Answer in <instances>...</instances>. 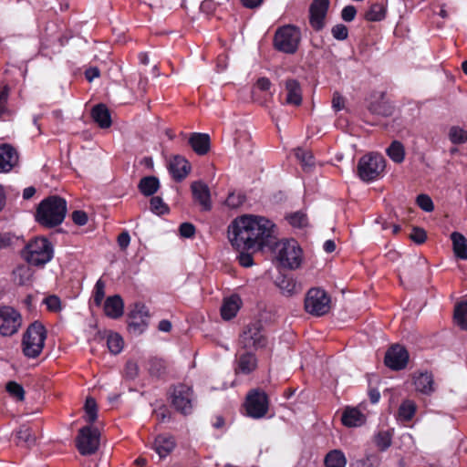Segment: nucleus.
Segmentation results:
<instances>
[{
  "mask_svg": "<svg viewBox=\"0 0 467 467\" xmlns=\"http://www.w3.org/2000/svg\"><path fill=\"white\" fill-rule=\"evenodd\" d=\"M124 304L119 296H109L104 302V313L107 317L117 319L123 315Z\"/></svg>",
  "mask_w": 467,
  "mask_h": 467,
  "instance_id": "bb28decb",
  "label": "nucleus"
},
{
  "mask_svg": "<svg viewBox=\"0 0 467 467\" xmlns=\"http://www.w3.org/2000/svg\"><path fill=\"white\" fill-rule=\"evenodd\" d=\"M344 107H345L344 98L338 92H335L333 94V99H332V108L336 111H339V110L343 109Z\"/></svg>",
  "mask_w": 467,
  "mask_h": 467,
  "instance_id": "052dcab7",
  "label": "nucleus"
},
{
  "mask_svg": "<svg viewBox=\"0 0 467 467\" xmlns=\"http://www.w3.org/2000/svg\"><path fill=\"white\" fill-rule=\"evenodd\" d=\"M18 241V237H16L8 233L0 234V250L15 245Z\"/></svg>",
  "mask_w": 467,
  "mask_h": 467,
  "instance_id": "864d4df0",
  "label": "nucleus"
},
{
  "mask_svg": "<svg viewBox=\"0 0 467 467\" xmlns=\"http://www.w3.org/2000/svg\"><path fill=\"white\" fill-rule=\"evenodd\" d=\"M130 243V236L128 232H123L118 236V244L122 250L126 249Z\"/></svg>",
  "mask_w": 467,
  "mask_h": 467,
  "instance_id": "e2e57ef3",
  "label": "nucleus"
},
{
  "mask_svg": "<svg viewBox=\"0 0 467 467\" xmlns=\"http://www.w3.org/2000/svg\"><path fill=\"white\" fill-rule=\"evenodd\" d=\"M301 40L299 28L292 25L280 26L274 36V47L276 50L294 54L296 52Z\"/></svg>",
  "mask_w": 467,
  "mask_h": 467,
  "instance_id": "39448f33",
  "label": "nucleus"
},
{
  "mask_svg": "<svg viewBox=\"0 0 467 467\" xmlns=\"http://www.w3.org/2000/svg\"><path fill=\"white\" fill-rule=\"evenodd\" d=\"M21 257L25 263L17 265L13 270V280L19 285H25L29 280V243L26 244L21 251Z\"/></svg>",
  "mask_w": 467,
  "mask_h": 467,
  "instance_id": "dca6fc26",
  "label": "nucleus"
},
{
  "mask_svg": "<svg viewBox=\"0 0 467 467\" xmlns=\"http://www.w3.org/2000/svg\"><path fill=\"white\" fill-rule=\"evenodd\" d=\"M239 264L244 267H250L254 264L253 257L250 254L241 253L238 256Z\"/></svg>",
  "mask_w": 467,
  "mask_h": 467,
  "instance_id": "680f3d73",
  "label": "nucleus"
},
{
  "mask_svg": "<svg viewBox=\"0 0 467 467\" xmlns=\"http://www.w3.org/2000/svg\"><path fill=\"white\" fill-rule=\"evenodd\" d=\"M375 443L381 450H387L391 444V434L387 431H379L375 436Z\"/></svg>",
  "mask_w": 467,
  "mask_h": 467,
  "instance_id": "49530a36",
  "label": "nucleus"
},
{
  "mask_svg": "<svg viewBox=\"0 0 467 467\" xmlns=\"http://www.w3.org/2000/svg\"><path fill=\"white\" fill-rule=\"evenodd\" d=\"M7 98H8V88H7V87H5L0 91V116L5 111V104H6V101H7Z\"/></svg>",
  "mask_w": 467,
  "mask_h": 467,
  "instance_id": "774afa93",
  "label": "nucleus"
},
{
  "mask_svg": "<svg viewBox=\"0 0 467 467\" xmlns=\"http://www.w3.org/2000/svg\"><path fill=\"white\" fill-rule=\"evenodd\" d=\"M303 100L302 88L296 79L289 78L285 81V99L284 104L298 107Z\"/></svg>",
  "mask_w": 467,
  "mask_h": 467,
  "instance_id": "2eb2a0df",
  "label": "nucleus"
},
{
  "mask_svg": "<svg viewBox=\"0 0 467 467\" xmlns=\"http://www.w3.org/2000/svg\"><path fill=\"white\" fill-rule=\"evenodd\" d=\"M454 320L462 329H467V301L460 302L455 306Z\"/></svg>",
  "mask_w": 467,
  "mask_h": 467,
  "instance_id": "e433bc0d",
  "label": "nucleus"
},
{
  "mask_svg": "<svg viewBox=\"0 0 467 467\" xmlns=\"http://www.w3.org/2000/svg\"><path fill=\"white\" fill-rule=\"evenodd\" d=\"M189 143L199 155H204L210 150V137L205 133H192L189 139Z\"/></svg>",
  "mask_w": 467,
  "mask_h": 467,
  "instance_id": "cd10ccee",
  "label": "nucleus"
},
{
  "mask_svg": "<svg viewBox=\"0 0 467 467\" xmlns=\"http://www.w3.org/2000/svg\"><path fill=\"white\" fill-rule=\"evenodd\" d=\"M347 463L344 453L338 450L328 452L325 458L327 467H345Z\"/></svg>",
  "mask_w": 467,
  "mask_h": 467,
  "instance_id": "c9c22d12",
  "label": "nucleus"
},
{
  "mask_svg": "<svg viewBox=\"0 0 467 467\" xmlns=\"http://www.w3.org/2000/svg\"><path fill=\"white\" fill-rule=\"evenodd\" d=\"M385 168L386 161L382 155L369 153L360 158L357 171L361 181L371 182L383 176Z\"/></svg>",
  "mask_w": 467,
  "mask_h": 467,
  "instance_id": "7ed1b4c3",
  "label": "nucleus"
},
{
  "mask_svg": "<svg viewBox=\"0 0 467 467\" xmlns=\"http://www.w3.org/2000/svg\"><path fill=\"white\" fill-rule=\"evenodd\" d=\"M175 441L172 436L167 434L158 435L153 442L152 449L160 458L167 457L174 449Z\"/></svg>",
  "mask_w": 467,
  "mask_h": 467,
  "instance_id": "393cba45",
  "label": "nucleus"
},
{
  "mask_svg": "<svg viewBox=\"0 0 467 467\" xmlns=\"http://www.w3.org/2000/svg\"><path fill=\"white\" fill-rule=\"evenodd\" d=\"M331 298L324 289L313 287L308 290L305 298V309L307 313L321 317L329 312Z\"/></svg>",
  "mask_w": 467,
  "mask_h": 467,
  "instance_id": "0eeeda50",
  "label": "nucleus"
},
{
  "mask_svg": "<svg viewBox=\"0 0 467 467\" xmlns=\"http://www.w3.org/2000/svg\"><path fill=\"white\" fill-rule=\"evenodd\" d=\"M357 11L353 5H347L341 12V17L346 22H351L356 16Z\"/></svg>",
  "mask_w": 467,
  "mask_h": 467,
  "instance_id": "bf43d9fd",
  "label": "nucleus"
},
{
  "mask_svg": "<svg viewBox=\"0 0 467 467\" xmlns=\"http://www.w3.org/2000/svg\"><path fill=\"white\" fill-rule=\"evenodd\" d=\"M426 233L421 228H414L410 234V238L418 244H423L426 240Z\"/></svg>",
  "mask_w": 467,
  "mask_h": 467,
  "instance_id": "13d9d810",
  "label": "nucleus"
},
{
  "mask_svg": "<svg viewBox=\"0 0 467 467\" xmlns=\"http://www.w3.org/2000/svg\"><path fill=\"white\" fill-rule=\"evenodd\" d=\"M22 323L20 314L10 306L0 307V335L12 336L16 333Z\"/></svg>",
  "mask_w": 467,
  "mask_h": 467,
  "instance_id": "f8f14e48",
  "label": "nucleus"
},
{
  "mask_svg": "<svg viewBox=\"0 0 467 467\" xmlns=\"http://www.w3.org/2000/svg\"><path fill=\"white\" fill-rule=\"evenodd\" d=\"M191 166L188 161L182 156H174L169 163V171L172 178L178 182L183 180L190 172Z\"/></svg>",
  "mask_w": 467,
  "mask_h": 467,
  "instance_id": "4be33fe9",
  "label": "nucleus"
},
{
  "mask_svg": "<svg viewBox=\"0 0 467 467\" xmlns=\"http://www.w3.org/2000/svg\"><path fill=\"white\" fill-rule=\"evenodd\" d=\"M415 389L425 395H430L435 390L433 376L428 371L415 372L413 377Z\"/></svg>",
  "mask_w": 467,
  "mask_h": 467,
  "instance_id": "aec40b11",
  "label": "nucleus"
},
{
  "mask_svg": "<svg viewBox=\"0 0 467 467\" xmlns=\"http://www.w3.org/2000/svg\"><path fill=\"white\" fill-rule=\"evenodd\" d=\"M449 137L452 143L461 144L467 140V131L459 127H451Z\"/></svg>",
  "mask_w": 467,
  "mask_h": 467,
  "instance_id": "c03bdc74",
  "label": "nucleus"
},
{
  "mask_svg": "<svg viewBox=\"0 0 467 467\" xmlns=\"http://www.w3.org/2000/svg\"><path fill=\"white\" fill-rule=\"evenodd\" d=\"M275 224L269 219L244 214L234 219L228 226V239L236 250L262 248L272 236Z\"/></svg>",
  "mask_w": 467,
  "mask_h": 467,
  "instance_id": "f257e3e1",
  "label": "nucleus"
},
{
  "mask_svg": "<svg viewBox=\"0 0 467 467\" xmlns=\"http://www.w3.org/2000/svg\"><path fill=\"white\" fill-rule=\"evenodd\" d=\"M418 206L424 212L430 213L434 209V204L431 198L427 194H420L416 199Z\"/></svg>",
  "mask_w": 467,
  "mask_h": 467,
  "instance_id": "8fccbe9b",
  "label": "nucleus"
},
{
  "mask_svg": "<svg viewBox=\"0 0 467 467\" xmlns=\"http://www.w3.org/2000/svg\"><path fill=\"white\" fill-rule=\"evenodd\" d=\"M66 214V200L58 196H50L40 202L35 217L41 225L53 228L63 223Z\"/></svg>",
  "mask_w": 467,
  "mask_h": 467,
  "instance_id": "f03ea898",
  "label": "nucleus"
},
{
  "mask_svg": "<svg viewBox=\"0 0 467 467\" xmlns=\"http://www.w3.org/2000/svg\"><path fill=\"white\" fill-rule=\"evenodd\" d=\"M28 440H29V429L27 427H23L19 431H16V442L17 445L27 446Z\"/></svg>",
  "mask_w": 467,
  "mask_h": 467,
  "instance_id": "5fc2aeb1",
  "label": "nucleus"
},
{
  "mask_svg": "<svg viewBox=\"0 0 467 467\" xmlns=\"http://www.w3.org/2000/svg\"><path fill=\"white\" fill-rule=\"evenodd\" d=\"M5 390L11 398L17 401L25 400L26 391L23 386L16 381H8L5 385Z\"/></svg>",
  "mask_w": 467,
  "mask_h": 467,
  "instance_id": "ea45409f",
  "label": "nucleus"
},
{
  "mask_svg": "<svg viewBox=\"0 0 467 467\" xmlns=\"http://www.w3.org/2000/svg\"><path fill=\"white\" fill-rule=\"evenodd\" d=\"M191 188L194 200L202 206V210H210L212 207L211 194L207 184L202 182H194Z\"/></svg>",
  "mask_w": 467,
  "mask_h": 467,
  "instance_id": "412c9836",
  "label": "nucleus"
},
{
  "mask_svg": "<svg viewBox=\"0 0 467 467\" xmlns=\"http://www.w3.org/2000/svg\"><path fill=\"white\" fill-rule=\"evenodd\" d=\"M245 197L242 192H230L225 200V205L229 208L235 209L244 202Z\"/></svg>",
  "mask_w": 467,
  "mask_h": 467,
  "instance_id": "de8ad7c7",
  "label": "nucleus"
},
{
  "mask_svg": "<svg viewBox=\"0 0 467 467\" xmlns=\"http://www.w3.org/2000/svg\"><path fill=\"white\" fill-rule=\"evenodd\" d=\"M275 251L276 259L283 267L294 270L301 265L303 252L296 240L280 241L276 244Z\"/></svg>",
  "mask_w": 467,
  "mask_h": 467,
  "instance_id": "20e7f679",
  "label": "nucleus"
},
{
  "mask_svg": "<svg viewBox=\"0 0 467 467\" xmlns=\"http://www.w3.org/2000/svg\"><path fill=\"white\" fill-rule=\"evenodd\" d=\"M179 231H180V234L182 237H185V238H191L195 234L194 226L192 223H182L180 225Z\"/></svg>",
  "mask_w": 467,
  "mask_h": 467,
  "instance_id": "4d7b16f0",
  "label": "nucleus"
},
{
  "mask_svg": "<svg viewBox=\"0 0 467 467\" xmlns=\"http://www.w3.org/2000/svg\"><path fill=\"white\" fill-rule=\"evenodd\" d=\"M100 75L99 69L97 67H90L86 69L85 77L88 81L91 82L93 79L99 78Z\"/></svg>",
  "mask_w": 467,
  "mask_h": 467,
  "instance_id": "69168bd1",
  "label": "nucleus"
},
{
  "mask_svg": "<svg viewBox=\"0 0 467 467\" xmlns=\"http://www.w3.org/2000/svg\"><path fill=\"white\" fill-rule=\"evenodd\" d=\"M286 220L294 228H304L308 224L306 213L303 211H297L286 215Z\"/></svg>",
  "mask_w": 467,
  "mask_h": 467,
  "instance_id": "4c0bfd02",
  "label": "nucleus"
},
{
  "mask_svg": "<svg viewBox=\"0 0 467 467\" xmlns=\"http://www.w3.org/2000/svg\"><path fill=\"white\" fill-rule=\"evenodd\" d=\"M105 282L101 279H99L94 286L92 293V300L95 306H99L102 304V301L105 296Z\"/></svg>",
  "mask_w": 467,
  "mask_h": 467,
  "instance_id": "37998d69",
  "label": "nucleus"
},
{
  "mask_svg": "<svg viewBox=\"0 0 467 467\" xmlns=\"http://www.w3.org/2000/svg\"><path fill=\"white\" fill-rule=\"evenodd\" d=\"M138 187L143 195L151 196L159 190L160 182L155 176H146L140 181Z\"/></svg>",
  "mask_w": 467,
  "mask_h": 467,
  "instance_id": "473e14b6",
  "label": "nucleus"
},
{
  "mask_svg": "<svg viewBox=\"0 0 467 467\" xmlns=\"http://www.w3.org/2000/svg\"><path fill=\"white\" fill-rule=\"evenodd\" d=\"M245 410L249 417L254 419L263 418L268 410V399L264 391L252 390L246 398Z\"/></svg>",
  "mask_w": 467,
  "mask_h": 467,
  "instance_id": "9b49d317",
  "label": "nucleus"
},
{
  "mask_svg": "<svg viewBox=\"0 0 467 467\" xmlns=\"http://www.w3.org/2000/svg\"><path fill=\"white\" fill-rule=\"evenodd\" d=\"M257 367V358L254 354L245 352L240 354L236 359V373L250 374Z\"/></svg>",
  "mask_w": 467,
  "mask_h": 467,
  "instance_id": "a878e982",
  "label": "nucleus"
},
{
  "mask_svg": "<svg viewBox=\"0 0 467 467\" xmlns=\"http://www.w3.org/2000/svg\"><path fill=\"white\" fill-rule=\"evenodd\" d=\"M454 254L462 260H467V239L463 234L453 232L451 234Z\"/></svg>",
  "mask_w": 467,
  "mask_h": 467,
  "instance_id": "c756f323",
  "label": "nucleus"
},
{
  "mask_svg": "<svg viewBox=\"0 0 467 467\" xmlns=\"http://www.w3.org/2000/svg\"><path fill=\"white\" fill-rule=\"evenodd\" d=\"M296 159L301 162L303 169L309 171L315 165V159L311 151L298 149L296 152Z\"/></svg>",
  "mask_w": 467,
  "mask_h": 467,
  "instance_id": "58836bf2",
  "label": "nucleus"
},
{
  "mask_svg": "<svg viewBox=\"0 0 467 467\" xmlns=\"http://www.w3.org/2000/svg\"><path fill=\"white\" fill-rule=\"evenodd\" d=\"M53 256L54 248L48 239L37 237L31 240V265L43 267Z\"/></svg>",
  "mask_w": 467,
  "mask_h": 467,
  "instance_id": "1a4fd4ad",
  "label": "nucleus"
},
{
  "mask_svg": "<svg viewBox=\"0 0 467 467\" xmlns=\"http://www.w3.org/2000/svg\"><path fill=\"white\" fill-rule=\"evenodd\" d=\"M92 119L98 125L106 129L111 125V118L108 108L104 104L96 105L91 111Z\"/></svg>",
  "mask_w": 467,
  "mask_h": 467,
  "instance_id": "c85d7f7f",
  "label": "nucleus"
},
{
  "mask_svg": "<svg viewBox=\"0 0 467 467\" xmlns=\"http://www.w3.org/2000/svg\"><path fill=\"white\" fill-rule=\"evenodd\" d=\"M331 33L333 37L337 40H345L348 36V27L343 24L334 26L331 29Z\"/></svg>",
  "mask_w": 467,
  "mask_h": 467,
  "instance_id": "603ef678",
  "label": "nucleus"
},
{
  "mask_svg": "<svg viewBox=\"0 0 467 467\" xmlns=\"http://www.w3.org/2000/svg\"><path fill=\"white\" fill-rule=\"evenodd\" d=\"M71 217L72 221L77 225L83 226L88 223V214L84 211H74Z\"/></svg>",
  "mask_w": 467,
  "mask_h": 467,
  "instance_id": "6e6d98bb",
  "label": "nucleus"
},
{
  "mask_svg": "<svg viewBox=\"0 0 467 467\" xmlns=\"http://www.w3.org/2000/svg\"><path fill=\"white\" fill-rule=\"evenodd\" d=\"M242 306V300L239 296L233 295L223 299L221 306V316L223 320L233 319Z\"/></svg>",
  "mask_w": 467,
  "mask_h": 467,
  "instance_id": "b1692460",
  "label": "nucleus"
},
{
  "mask_svg": "<svg viewBox=\"0 0 467 467\" xmlns=\"http://www.w3.org/2000/svg\"><path fill=\"white\" fill-rule=\"evenodd\" d=\"M148 369L151 375L159 377L164 372V361L161 358H152L149 360Z\"/></svg>",
  "mask_w": 467,
  "mask_h": 467,
  "instance_id": "09e8293b",
  "label": "nucleus"
},
{
  "mask_svg": "<svg viewBox=\"0 0 467 467\" xmlns=\"http://www.w3.org/2000/svg\"><path fill=\"white\" fill-rule=\"evenodd\" d=\"M47 329L41 322L31 323V359L38 357L45 346Z\"/></svg>",
  "mask_w": 467,
  "mask_h": 467,
  "instance_id": "4468645a",
  "label": "nucleus"
},
{
  "mask_svg": "<svg viewBox=\"0 0 467 467\" xmlns=\"http://www.w3.org/2000/svg\"><path fill=\"white\" fill-rule=\"evenodd\" d=\"M255 88L261 91H269L271 88V81L267 78H260L255 83Z\"/></svg>",
  "mask_w": 467,
  "mask_h": 467,
  "instance_id": "0e129e2a",
  "label": "nucleus"
},
{
  "mask_svg": "<svg viewBox=\"0 0 467 467\" xmlns=\"http://www.w3.org/2000/svg\"><path fill=\"white\" fill-rule=\"evenodd\" d=\"M387 155L396 163H401L405 158V150L401 142L394 140L387 149Z\"/></svg>",
  "mask_w": 467,
  "mask_h": 467,
  "instance_id": "f704fd0d",
  "label": "nucleus"
},
{
  "mask_svg": "<svg viewBox=\"0 0 467 467\" xmlns=\"http://www.w3.org/2000/svg\"><path fill=\"white\" fill-rule=\"evenodd\" d=\"M86 420L92 423L97 419V404L94 399L87 398L85 403Z\"/></svg>",
  "mask_w": 467,
  "mask_h": 467,
  "instance_id": "a18cd8bd",
  "label": "nucleus"
},
{
  "mask_svg": "<svg viewBox=\"0 0 467 467\" xmlns=\"http://www.w3.org/2000/svg\"><path fill=\"white\" fill-rule=\"evenodd\" d=\"M42 304L46 306L47 310L53 313H58L63 309L61 299L57 295H48L44 297Z\"/></svg>",
  "mask_w": 467,
  "mask_h": 467,
  "instance_id": "a19ab883",
  "label": "nucleus"
},
{
  "mask_svg": "<svg viewBox=\"0 0 467 467\" xmlns=\"http://www.w3.org/2000/svg\"><path fill=\"white\" fill-rule=\"evenodd\" d=\"M417 411V405L411 400H403L398 410V420L407 422L413 419Z\"/></svg>",
  "mask_w": 467,
  "mask_h": 467,
  "instance_id": "2f4dec72",
  "label": "nucleus"
},
{
  "mask_svg": "<svg viewBox=\"0 0 467 467\" xmlns=\"http://www.w3.org/2000/svg\"><path fill=\"white\" fill-rule=\"evenodd\" d=\"M386 16V7L383 4H372L365 13V19L370 22L381 21Z\"/></svg>",
  "mask_w": 467,
  "mask_h": 467,
  "instance_id": "72a5a7b5",
  "label": "nucleus"
},
{
  "mask_svg": "<svg viewBox=\"0 0 467 467\" xmlns=\"http://www.w3.org/2000/svg\"><path fill=\"white\" fill-rule=\"evenodd\" d=\"M328 7V0H314L310 6V24L316 30L324 26V20Z\"/></svg>",
  "mask_w": 467,
  "mask_h": 467,
  "instance_id": "f3484780",
  "label": "nucleus"
},
{
  "mask_svg": "<svg viewBox=\"0 0 467 467\" xmlns=\"http://www.w3.org/2000/svg\"><path fill=\"white\" fill-rule=\"evenodd\" d=\"M366 420V415L356 407H347L341 416L343 425L349 428L360 427Z\"/></svg>",
  "mask_w": 467,
  "mask_h": 467,
  "instance_id": "5701e85b",
  "label": "nucleus"
},
{
  "mask_svg": "<svg viewBox=\"0 0 467 467\" xmlns=\"http://www.w3.org/2000/svg\"><path fill=\"white\" fill-rule=\"evenodd\" d=\"M409 361V353L400 345H394L388 349L385 355V364L393 370H400L406 367Z\"/></svg>",
  "mask_w": 467,
  "mask_h": 467,
  "instance_id": "ddd939ff",
  "label": "nucleus"
},
{
  "mask_svg": "<svg viewBox=\"0 0 467 467\" xmlns=\"http://www.w3.org/2000/svg\"><path fill=\"white\" fill-rule=\"evenodd\" d=\"M76 445L80 454H93L99 445V431L88 426L83 427L78 432L76 440Z\"/></svg>",
  "mask_w": 467,
  "mask_h": 467,
  "instance_id": "9d476101",
  "label": "nucleus"
},
{
  "mask_svg": "<svg viewBox=\"0 0 467 467\" xmlns=\"http://www.w3.org/2000/svg\"><path fill=\"white\" fill-rule=\"evenodd\" d=\"M275 285L285 296L297 295L303 290L301 283L297 282L292 275H280L275 279Z\"/></svg>",
  "mask_w": 467,
  "mask_h": 467,
  "instance_id": "6ab92c4d",
  "label": "nucleus"
},
{
  "mask_svg": "<svg viewBox=\"0 0 467 467\" xmlns=\"http://www.w3.org/2000/svg\"><path fill=\"white\" fill-rule=\"evenodd\" d=\"M57 42H59L60 46L63 45L60 35L57 31V26L54 23H49L45 29V33L41 35V45L47 48L54 47Z\"/></svg>",
  "mask_w": 467,
  "mask_h": 467,
  "instance_id": "7c9ffc66",
  "label": "nucleus"
},
{
  "mask_svg": "<svg viewBox=\"0 0 467 467\" xmlns=\"http://www.w3.org/2000/svg\"><path fill=\"white\" fill-rule=\"evenodd\" d=\"M170 400L177 411L183 415H189L192 412L195 396L190 386L178 384L171 388Z\"/></svg>",
  "mask_w": 467,
  "mask_h": 467,
  "instance_id": "423d86ee",
  "label": "nucleus"
},
{
  "mask_svg": "<svg viewBox=\"0 0 467 467\" xmlns=\"http://www.w3.org/2000/svg\"><path fill=\"white\" fill-rule=\"evenodd\" d=\"M260 322L248 324L239 337V345L245 349H259L267 345V338L263 334Z\"/></svg>",
  "mask_w": 467,
  "mask_h": 467,
  "instance_id": "6e6552de",
  "label": "nucleus"
},
{
  "mask_svg": "<svg viewBox=\"0 0 467 467\" xmlns=\"http://www.w3.org/2000/svg\"><path fill=\"white\" fill-rule=\"evenodd\" d=\"M23 353L29 357V327L26 329L22 339Z\"/></svg>",
  "mask_w": 467,
  "mask_h": 467,
  "instance_id": "338daca9",
  "label": "nucleus"
},
{
  "mask_svg": "<svg viewBox=\"0 0 467 467\" xmlns=\"http://www.w3.org/2000/svg\"><path fill=\"white\" fill-rule=\"evenodd\" d=\"M17 162L18 153L14 147L9 144L0 145V173L9 172Z\"/></svg>",
  "mask_w": 467,
  "mask_h": 467,
  "instance_id": "a211bd4d",
  "label": "nucleus"
},
{
  "mask_svg": "<svg viewBox=\"0 0 467 467\" xmlns=\"http://www.w3.org/2000/svg\"><path fill=\"white\" fill-rule=\"evenodd\" d=\"M107 346L112 354H119L123 348V339L117 333H110L107 338Z\"/></svg>",
  "mask_w": 467,
  "mask_h": 467,
  "instance_id": "79ce46f5",
  "label": "nucleus"
},
{
  "mask_svg": "<svg viewBox=\"0 0 467 467\" xmlns=\"http://www.w3.org/2000/svg\"><path fill=\"white\" fill-rule=\"evenodd\" d=\"M150 210L156 214H164L168 211L167 205L163 202L161 197H152L150 199Z\"/></svg>",
  "mask_w": 467,
  "mask_h": 467,
  "instance_id": "3c124183",
  "label": "nucleus"
}]
</instances>
